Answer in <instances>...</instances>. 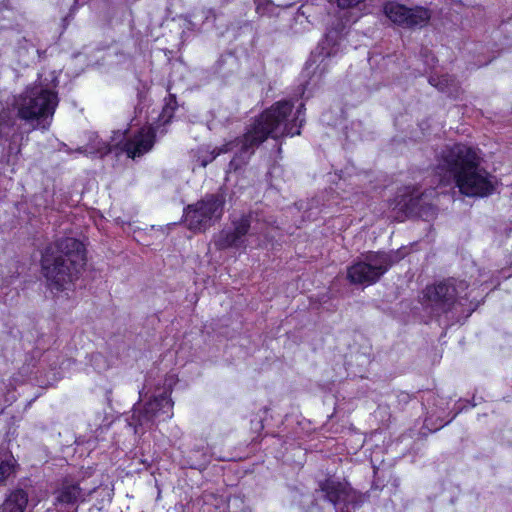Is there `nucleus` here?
Masks as SVG:
<instances>
[{
    "label": "nucleus",
    "mask_w": 512,
    "mask_h": 512,
    "mask_svg": "<svg viewBox=\"0 0 512 512\" xmlns=\"http://www.w3.org/2000/svg\"><path fill=\"white\" fill-rule=\"evenodd\" d=\"M155 141V130L151 126H146L137 131L132 137L128 138L124 144V151L127 156L135 159L149 152Z\"/></svg>",
    "instance_id": "nucleus-14"
},
{
    "label": "nucleus",
    "mask_w": 512,
    "mask_h": 512,
    "mask_svg": "<svg viewBox=\"0 0 512 512\" xmlns=\"http://www.w3.org/2000/svg\"><path fill=\"white\" fill-rule=\"evenodd\" d=\"M82 489L78 485H65L59 491L57 500L61 503L72 504L83 499Z\"/></svg>",
    "instance_id": "nucleus-17"
},
{
    "label": "nucleus",
    "mask_w": 512,
    "mask_h": 512,
    "mask_svg": "<svg viewBox=\"0 0 512 512\" xmlns=\"http://www.w3.org/2000/svg\"><path fill=\"white\" fill-rule=\"evenodd\" d=\"M25 49H26V52H27V53H30V52H31L32 54L37 53V50L35 49V47H34L32 44H30V45H29V47H27V48H25Z\"/></svg>",
    "instance_id": "nucleus-23"
},
{
    "label": "nucleus",
    "mask_w": 512,
    "mask_h": 512,
    "mask_svg": "<svg viewBox=\"0 0 512 512\" xmlns=\"http://www.w3.org/2000/svg\"><path fill=\"white\" fill-rule=\"evenodd\" d=\"M420 197L418 194L399 195L396 199L395 207L405 214L417 213V206L419 204Z\"/></svg>",
    "instance_id": "nucleus-18"
},
{
    "label": "nucleus",
    "mask_w": 512,
    "mask_h": 512,
    "mask_svg": "<svg viewBox=\"0 0 512 512\" xmlns=\"http://www.w3.org/2000/svg\"><path fill=\"white\" fill-rule=\"evenodd\" d=\"M85 264L84 245L66 237L46 247L42 254V271L53 290H69Z\"/></svg>",
    "instance_id": "nucleus-3"
},
{
    "label": "nucleus",
    "mask_w": 512,
    "mask_h": 512,
    "mask_svg": "<svg viewBox=\"0 0 512 512\" xmlns=\"http://www.w3.org/2000/svg\"><path fill=\"white\" fill-rule=\"evenodd\" d=\"M224 198L218 194L207 195L184 211V221L193 231H204L223 213Z\"/></svg>",
    "instance_id": "nucleus-6"
},
{
    "label": "nucleus",
    "mask_w": 512,
    "mask_h": 512,
    "mask_svg": "<svg viewBox=\"0 0 512 512\" xmlns=\"http://www.w3.org/2000/svg\"><path fill=\"white\" fill-rule=\"evenodd\" d=\"M176 109V98L174 95H170L165 106L163 107L161 119L163 120V123L166 124L170 121L172 118V115Z\"/></svg>",
    "instance_id": "nucleus-21"
},
{
    "label": "nucleus",
    "mask_w": 512,
    "mask_h": 512,
    "mask_svg": "<svg viewBox=\"0 0 512 512\" xmlns=\"http://www.w3.org/2000/svg\"><path fill=\"white\" fill-rule=\"evenodd\" d=\"M459 286H460V287H462V288H464V287H465L464 282L460 281V282H459Z\"/></svg>",
    "instance_id": "nucleus-24"
},
{
    "label": "nucleus",
    "mask_w": 512,
    "mask_h": 512,
    "mask_svg": "<svg viewBox=\"0 0 512 512\" xmlns=\"http://www.w3.org/2000/svg\"><path fill=\"white\" fill-rule=\"evenodd\" d=\"M28 502V496L25 491L18 489L6 498L2 505V512H24Z\"/></svg>",
    "instance_id": "nucleus-15"
},
{
    "label": "nucleus",
    "mask_w": 512,
    "mask_h": 512,
    "mask_svg": "<svg viewBox=\"0 0 512 512\" xmlns=\"http://www.w3.org/2000/svg\"><path fill=\"white\" fill-rule=\"evenodd\" d=\"M257 220L256 213H250L248 215H242L238 220L233 221V231H223L216 241V245L220 249L228 247H239L242 245V238L245 236L251 223Z\"/></svg>",
    "instance_id": "nucleus-13"
},
{
    "label": "nucleus",
    "mask_w": 512,
    "mask_h": 512,
    "mask_svg": "<svg viewBox=\"0 0 512 512\" xmlns=\"http://www.w3.org/2000/svg\"><path fill=\"white\" fill-rule=\"evenodd\" d=\"M384 13L391 22L403 28H422L431 18L430 10L425 7L410 8L397 2H388Z\"/></svg>",
    "instance_id": "nucleus-9"
},
{
    "label": "nucleus",
    "mask_w": 512,
    "mask_h": 512,
    "mask_svg": "<svg viewBox=\"0 0 512 512\" xmlns=\"http://www.w3.org/2000/svg\"><path fill=\"white\" fill-rule=\"evenodd\" d=\"M14 463L13 457L0 456V485L13 473Z\"/></svg>",
    "instance_id": "nucleus-19"
},
{
    "label": "nucleus",
    "mask_w": 512,
    "mask_h": 512,
    "mask_svg": "<svg viewBox=\"0 0 512 512\" xmlns=\"http://www.w3.org/2000/svg\"><path fill=\"white\" fill-rule=\"evenodd\" d=\"M292 108L293 105L289 101L276 102L255 120L242 138L213 150L212 159L237 148L236 158L231 161V164L235 163L237 167L239 163L245 162L254 153L255 148L269 136L276 139L285 135H299L300 127L304 122L302 118L303 105L301 104L293 118L289 119L292 114Z\"/></svg>",
    "instance_id": "nucleus-2"
},
{
    "label": "nucleus",
    "mask_w": 512,
    "mask_h": 512,
    "mask_svg": "<svg viewBox=\"0 0 512 512\" xmlns=\"http://www.w3.org/2000/svg\"><path fill=\"white\" fill-rule=\"evenodd\" d=\"M56 76H40L33 84L14 97L13 107L17 116L32 126V129L47 130L50 126L56 107L58 94Z\"/></svg>",
    "instance_id": "nucleus-4"
},
{
    "label": "nucleus",
    "mask_w": 512,
    "mask_h": 512,
    "mask_svg": "<svg viewBox=\"0 0 512 512\" xmlns=\"http://www.w3.org/2000/svg\"><path fill=\"white\" fill-rule=\"evenodd\" d=\"M456 296L457 288L454 280L427 286L424 290V299L427 305L443 312L454 303Z\"/></svg>",
    "instance_id": "nucleus-11"
},
{
    "label": "nucleus",
    "mask_w": 512,
    "mask_h": 512,
    "mask_svg": "<svg viewBox=\"0 0 512 512\" xmlns=\"http://www.w3.org/2000/svg\"><path fill=\"white\" fill-rule=\"evenodd\" d=\"M172 409V400L167 393H163L149 401L143 410L134 408L129 424L138 433L139 429L151 428L156 422L171 418Z\"/></svg>",
    "instance_id": "nucleus-8"
},
{
    "label": "nucleus",
    "mask_w": 512,
    "mask_h": 512,
    "mask_svg": "<svg viewBox=\"0 0 512 512\" xmlns=\"http://www.w3.org/2000/svg\"><path fill=\"white\" fill-rule=\"evenodd\" d=\"M365 0H336L339 9L340 27L328 31L318 46V56L324 58L336 56L340 51L341 29L356 22L360 14V5Z\"/></svg>",
    "instance_id": "nucleus-7"
},
{
    "label": "nucleus",
    "mask_w": 512,
    "mask_h": 512,
    "mask_svg": "<svg viewBox=\"0 0 512 512\" xmlns=\"http://www.w3.org/2000/svg\"><path fill=\"white\" fill-rule=\"evenodd\" d=\"M79 153H85V154H93V153H99L100 155H104L110 151V146L106 144L105 142H102L100 140L94 141L93 145L87 146V147H80L77 149Z\"/></svg>",
    "instance_id": "nucleus-20"
},
{
    "label": "nucleus",
    "mask_w": 512,
    "mask_h": 512,
    "mask_svg": "<svg viewBox=\"0 0 512 512\" xmlns=\"http://www.w3.org/2000/svg\"><path fill=\"white\" fill-rule=\"evenodd\" d=\"M0 140L8 143L9 154L20 153L21 145L18 142L22 140V135L19 132L14 113L9 108L0 111Z\"/></svg>",
    "instance_id": "nucleus-12"
},
{
    "label": "nucleus",
    "mask_w": 512,
    "mask_h": 512,
    "mask_svg": "<svg viewBox=\"0 0 512 512\" xmlns=\"http://www.w3.org/2000/svg\"><path fill=\"white\" fill-rule=\"evenodd\" d=\"M431 85L438 90L445 92L451 96H455L458 92V86L455 79L450 75H432L429 78Z\"/></svg>",
    "instance_id": "nucleus-16"
},
{
    "label": "nucleus",
    "mask_w": 512,
    "mask_h": 512,
    "mask_svg": "<svg viewBox=\"0 0 512 512\" xmlns=\"http://www.w3.org/2000/svg\"><path fill=\"white\" fill-rule=\"evenodd\" d=\"M395 261L396 258L391 253L368 252L348 268L347 278L352 284H374L388 271Z\"/></svg>",
    "instance_id": "nucleus-5"
},
{
    "label": "nucleus",
    "mask_w": 512,
    "mask_h": 512,
    "mask_svg": "<svg viewBox=\"0 0 512 512\" xmlns=\"http://www.w3.org/2000/svg\"><path fill=\"white\" fill-rule=\"evenodd\" d=\"M478 152L465 144L447 145L436 155V173L444 180L453 179L462 195L487 197L497 186V178L480 165Z\"/></svg>",
    "instance_id": "nucleus-1"
},
{
    "label": "nucleus",
    "mask_w": 512,
    "mask_h": 512,
    "mask_svg": "<svg viewBox=\"0 0 512 512\" xmlns=\"http://www.w3.org/2000/svg\"><path fill=\"white\" fill-rule=\"evenodd\" d=\"M74 365V361L71 359H63L59 365L57 374L60 377H64L69 373L70 368Z\"/></svg>",
    "instance_id": "nucleus-22"
},
{
    "label": "nucleus",
    "mask_w": 512,
    "mask_h": 512,
    "mask_svg": "<svg viewBox=\"0 0 512 512\" xmlns=\"http://www.w3.org/2000/svg\"><path fill=\"white\" fill-rule=\"evenodd\" d=\"M322 490L326 493L327 499L333 503L337 512H351L358 505L357 493L346 483L327 480Z\"/></svg>",
    "instance_id": "nucleus-10"
}]
</instances>
